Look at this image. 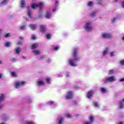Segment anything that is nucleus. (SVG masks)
Wrapping results in <instances>:
<instances>
[{
    "instance_id": "7ed1b4c3",
    "label": "nucleus",
    "mask_w": 124,
    "mask_h": 124,
    "mask_svg": "<svg viewBox=\"0 0 124 124\" xmlns=\"http://www.w3.org/2000/svg\"><path fill=\"white\" fill-rule=\"evenodd\" d=\"M44 2H40L38 3H33L31 5V8L32 9H35L37 8V7H39L40 9H41L44 6Z\"/></svg>"
},
{
    "instance_id": "bf43d9fd",
    "label": "nucleus",
    "mask_w": 124,
    "mask_h": 124,
    "mask_svg": "<svg viewBox=\"0 0 124 124\" xmlns=\"http://www.w3.org/2000/svg\"><path fill=\"white\" fill-rule=\"evenodd\" d=\"M66 77H69V74H67L66 75Z\"/></svg>"
},
{
    "instance_id": "cd10ccee",
    "label": "nucleus",
    "mask_w": 124,
    "mask_h": 124,
    "mask_svg": "<svg viewBox=\"0 0 124 124\" xmlns=\"http://www.w3.org/2000/svg\"><path fill=\"white\" fill-rule=\"evenodd\" d=\"M15 52L17 54H20V52H21V48L17 47V48H16Z\"/></svg>"
},
{
    "instance_id": "13d9d810",
    "label": "nucleus",
    "mask_w": 124,
    "mask_h": 124,
    "mask_svg": "<svg viewBox=\"0 0 124 124\" xmlns=\"http://www.w3.org/2000/svg\"><path fill=\"white\" fill-rule=\"evenodd\" d=\"M0 64H2V61L0 60Z\"/></svg>"
},
{
    "instance_id": "5701e85b",
    "label": "nucleus",
    "mask_w": 124,
    "mask_h": 124,
    "mask_svg": "<svg viewBox=\"0 0 124 124\" xmlns=\"http://www.w3.org/2000/svg\"><path fill=\"white\" fill-rule=\"evenodd\" d=\"M95 16H96V11L92 12L90 14V16L92 18H94Z\"/></svg>"
},
{
    "instance_id": "3c124183",
    "label": "nucleus",
    "mask_w": 124,
    "mask_h": 124,
    "mask_svg": "<svg viewBox=\"0 0 124 124\" xmlns=\"http://www.w3.org/2000/svg\"><path fill=\"white\" fill-rule=\"evenodd\" d=\"M121 6L124 8V1L122 2V4H121Z\"/></svg>"
},
{
    "instance_id": "4d7b16f0",
    "label": "nucleus",
    "mask_w": 124,
    "mask_h": 124,
    "mask_svg": "<svg viewBox=\"0 0 124 124\" xmlns=\"http://www.w3.org/2000/svg\"><path fill=\"white\" fill-rule=\"evenodd\" d=\"M1 77H2V75L0 74V79H1Z\"/></svg>"
},
{
    "instance_id": "680f3d73",
    "label": "nucleus",
    "mask_w": 124,
    "mask_h": 124,
    "mask_svg": "<svg viewBox=\"0 0 124 124\" xmlns=\"http://www.w3.org/2000/svg\"><path fill=\"white\" fill-rule=\"evenodd\" d=\"M23 59H26V58L24 56H23Z\"/></svg>"
},
{
    "instance_id": "58836bf2",
    "label": "nucleus",
    "mask_w": 124,
    "mask_h": 124,
    "mask_svg": "<svg viewBox=\"0 0 124 124\" xmlns=\"http://www.w3.org/2000/svg\"><path fill=\"white\" fill-rule=\"evenodd\" d=\"M11 45V43L10 42H7L5 44V46L6 47H10V46Z\"/></svg>"
},
{
    "instance_id": "9d476101",
    "label": "nucleus",
    "mask_w": 124,
    "mask_h": 124,
    "mask_svg": "<svg viewBox=\"0 0 124 124\" xmlns=\"http://www.w3.org/2000/svg\"><path fill=\"white\" fill-rule=\"evenodd\" d=\"M45 17L46 19H50V18L52 17V13H51V11H47L46 13V14L45 15Z\"/></svg>"
},
{
    "instance_id": "de8ad7c7",
    "label": "nucleus",
    "mask_w": 124,
    "mask_h": 124,
    "mask_svg": "<svg viewBox=\"0 0 124 124\" xmlns=\"http://www.w3.org/2000/svg\"><path fill=\"white\" fill-rule=\"evenodd\" d=\"M47 104H49V105H53V104H54V102L53 101L48 102Z\"/></svg>"
},
{
    "instance_id": "72a5a7b5",
    "label": "nucleus",
    "mask_w": 124,
    "mask_h": 124,
    "mask_svg": "<svg viewBox=\"0 0 124 124\" xmlns=\"http://www.w3.org/2000/svg\"><path fill=\"white\" fill-rule=\"evenodd\" d=\"M59 49H60V46H53V49L55 50V51H58Z\"/></svg>"
},
{
    "instance_id": "dca6fc26",
    "label": "nucleus",
    "mask_w": 124,
    "mask_h": 124,
    "mask_svg": "<svg viewBox=\"0 0 124 124\" xmlns=\"http://www.w3.org/2000/svg\"><path fill=\"white\" fill-rule=\"evenodd\" d=\"M25 6H26V1H25V0H21L20 7H21V8H25Z\"/></svg>"
},
{
    "instance_id": "ea45409f",
    "label": "nucleus",
    "mask_w": 124,
    "mask_h": 124,
    "mask_svg": "<svg viewBox=\"0 0 124 124\" xmlns=\"http://www.w3.org/2000/svg\"><path fill=\"white\" fill-rule=\"evenodd\" d=\"M43 17V15L41 14H39V15L37 16V17L38 19H41Z\"/></svg>"
},
{
    "instance_id": "6e6552de",
    "label": "nucleus",
    "mask_w": 124,
    "mask_h": 124,
    "mask_svg": "<svg viewBox=\"0 0 124 124\" xmlns=\"http://www.w3.org/2000/svg\"><path fill=\"white\" fill-rule=\"evenodd\" d=\"M94 121V117L91 115L89 118V121L86 122L84 124H93V121Z\"/></svg>"
},
{
    "instance_id": "69168bd1",
    "label": "nucleus",
    "mask_w": 124,
    "mask_h": 124,
    "mask_svg": "<svg viewBox=\"0 0 124 124\" xmlns=\"http://www.w3.org/2000/svg\"><path fill=\"white\" fill-rule=\"evenodd\" d=\"M78 89H80V87H77Z\"/></svg>"
},
{
    "instance_id": "c756f323",
    "label": "nucleus",
    "mask_w": 124,
    "mask_h": 124,
    "mask_svg": "<svg viewBox=\"0 0 124 124\" xmlns=\"http://www.w3.org/2000/svg\"><path fill=\"white\" fill-rule=\"evenodd\" d=\"M37 47H38V44H34L32 45V49H36V48H37Z\"/></svg>"
},
{
    "instance_id": "f03ea898",
    "label": "nucleus",
    "mask_w": 124,
    "mask_h": 124,
    "mask_svg": "<svg viewBox=\"0 0 124 124\" xmlns=\"http://www.w3.org/2000/svg\"><path fill=\"white\" fill-rule=\"evenodd\" d=\"M83 28L84 30H85V31H93V22H87L83 26Z\"/></svg>"
},
{
    "instance_id": "37998d69",
    "label": "nucleus",
    "mask_w": 124,
    "mask_h": 124,
    "mask_svg": "<svg viewBox=\"0 0 124 124\" xmlns=\"http://www.w3.org/2000/svg\"><path fill=\"white\" fill-rule=\"evenodd\" d=\"M120 63L121 65H124V60H121Z\"/></svg>"
},
{
    "instance_id": "4c0bfd02",
    "label": "nucleus",
    "mask_w": 124,
    "mask_h": 124,
    "mask_svg": "<svg viewBox=\"0 0 124 124\" xmlns=\"http://www.w3.org/2000/svg\"><path fill=\"white\" fill-rule=\"evenodd\" d=\"M26 25H22V26H20L19 27V30H25V29H26Z\"/></svg>"
},
{
    "instance_id": "79ce46f5",
    "label": "nucleus",
    "mask_w": 124,
    "mask_h": 124,
    "mask_svg": "<svg viewBox=\"0 0 124 124\" xmlns=\"http://www.w3.org/2000/svg\"><path fill=\"white\" fill-rule=\"evenodd\" d=\"M44 59H45V56H42L39 58V60L40 61H42V60H44Z\"/></svg>"
},
{
    "instance_id": "473e14b6",
    "label": "nucleus",
    "mask_w": 124,
    "mask_h": 124,
    "mask_svg": "<svg viewBox=\"0 0 124 124\" xmlns=\"http://www.w3.org/2000/svg\"><path fill=\"white\" fill-rule=\"evenodd\" d=\"M110 56L111 57H115L116 56V52L115 51H111L110 52Z\"/></svg>"
},
{
    "instance_id": "393cba45",
    "label": "nucleus",
    "mask_w": 124,
    "mask_h": 124,
    "mask_svg": "<svg viewBox=\"0 0 124 124\" xmlns=\"http://www.w3.org/2000/svg\"><path fill=\"white\" fill-rule=\"evenodd\" d=\"M45 83L42 80H40L38 81V86H43Z\"/></svg>"
},
{
    "instance_id": "a878e982",
    "label": "nucleus",
    "mask_w": 124,
    "mask_h": 124,
    "mask_svg": "<svg viewBox=\"0 0 124 124\" xmlns=\"http://www.w3.org/2000/svg\"><path fill=\"white\" fill-rule=\"evenodd\" d=\"M11 74L12 76H13V77H18V74L15 72H12L11 73Z\"/></svg>"
},
{
    "instance_id": "a18cd8bd",
    "label": "nucleus",
    "mask_w": 124,
    "mask_h": 124,
    "mask_svg": "<svg viewBox=\"0 0 124 124\" xmlns=\"http://www.w3.org/2000/svg\"><path fill=\"white\" fill-rule=\"evenodd\" d=\"M31 39H32L33 40H34V39H36V37L35 36V35H32V36H31Z\"/></svg>"
},
{
    "instance_id": "f257e3e1",
    "label": "nucleus",
    "mask_w": 124,
    "mask_h": 124,
    "mask_svg": "<svg viewBox=\"0 0 124 124\" xmlns=\"http://www.w3.org/2000/svg\"><path fill=\"white\" fill-rule=\"evenodd\" d=\"M78 48H74L72 52L73 58L69 59L68 60L69 64L71 65V66H77L76 62H78V61H80V59H81V58L78 56Z\"/></svg>"
},
{
    "instance_id": "20e7f679",
    "label": "nucleus",
    "mask_w": 124,
    "mask_h": 124,
    "mask_svg": "<svg viewBox=\"0 0 124 124\" xmlns=\"http://www.w3.org/2000/svg\"><path fill=\"white\" fill-rule=\"evenodd\" d=\"M115 81H116V77L115 76L107 77L103 79L104 83H112L115 82Z\"/></svg>"
},
{
    "instance_id": "b1692460",
    "label": "nucleus",
    "mask_w": 124,
    "mask_h": 124,
    "mask_svg": "<svg viewBox=\"0 0 124 124\" xmlns=\"http://www.w3.org/2000/svg\"><path fill=\"white\" fill-rule=\"evenodd\" d=\"M23 124H36V123L33 121H25Z\"/></svg>"
},
{
    "instance_id": "c03bdc74",
    "label": "nucleus",
    "mask_w": 124,
    "mask_h": 124,
    "mask_svg": "<svg viewBox=\"0 0 124 124\" xmlns=\"http://www.w3.org/2000/svg\"><path fill=\"white\" fill-rule=\"evenodd\" d=\"M27 101L28 103H31V102H32V100H31V99H30V98H28Z\"/></svg>"
},
{
    "instance_id": "c9c22d12",
    "label": "nucleus",
    "mask_w": 124,
    "mask_h": 124,
    "mask_svg": "<svg viewBox=\"0 0 124 124\" xmlns=\"http://www.w3.org/2000/svg\"><path fill=\"white\" fill-rule=\"evenodd\" d=\"M114 73H115V70H110L108 71V74L109 75H111V74H114Z\"/></svg>"
},
{
    "instance_id": "f8f14e48",
    "label": "nucleus",
    "mask_w": 124,
    "mask_h": 124,
    "mask_svg": "<svg viewBox=\"0 0 124 124\" xmlns=\"http://www.w3.org/2000/svg\"><path fill=\"white\" fill-rule=\"evenodd\" d=\"M40 30L41 32H45V31H46V25H41L40 26Z\"/></svg>"
},
{
    "instance_id": "09e8293b",
    "label": "nucleus",
    "mask_w": 124,
    "mask_h": 124,
    "mask_svg": "<svg viewBox=\"0 0 124 124\" xmlns=\"http://www.w3.org/2000/svg\"><path fill=\"white\" fill-rule=\"evenodd\" d=\"M17 44L18 45H23V42H22L21 41H19L18 42H17Z\"/></svg>"
},
{
    "instance_id": "1a4fd4ad",
    "label": "nucleus",
    "mask_w": 124,
    "mask_h": 124,
    "mask_svg": "<svg viewBox=\"0 0 124 124\" xmlns=\"http://www.w3.org/2000/svg\"><path fill=\"white\" fill-rule=\"evenodd\" d=\"M5 99V95L4 94H0V109L2 107V105L1 102Z\"/></svg>"
},
{
    "instance_id": "9b49d317",
    "label": "nucleus",
    "mask_w": 124,
    "mask_h": 124,
    "mask_svg": "<svg viewBox=\"0 0 124 124\" xmlns=\"http://www.w3.org/2000/svg\"><path fill=\"white\" fill-rule=\"evenodd\" d=\"M27 14L28 17L31 18H32V15L31 12V8L30 7V6H28L27 7Z\"/></svg>"
},
{
    "instance_id": "bb28decb",
    "label": "nucleus",
    "mask_w": 124,
    "mask_h": 124,
    "mask_svg": "<svg viewBox=\"0 0 124 124\" xmlns=\"http://www.w3.org/2000/svg\"><path fill=\"white\" fill-rule=\"evenodd\" d=\"M56 3V5L54 6V7L53 8L52 11L53 12H55V11H56V9H57V5H58V4H59V1H56L55 2Z\"/></svg>"
},
{
    "instance_id": "6e6d98bb",
    "label": "nucleus",
    "mask_w": 124,
    "mask_h": 124,
    "mask_svg": "<svg viewBox=\"0 0 124 124\" xmlns=\"http://www.w3.org/2000/svg\"><path fill=\"white\" fill-rule=\"evenodd\" d=\"M118 124H124V122H119Z\"/></svg>"
},
{
    "instance_id": "5fc2aeb1",
    "label": "nucleus",
    "mask_w": 124,
    "mask_h": 124,
    "mask_svg": "<svg viewBox=\"0 0 124 124\" xmlns=\"http://www.w3.org/2000/svg\"><path fill=\"white\" fill-rule=\"evenodd\" d=\"M77 103V102L76 101H74L73 102V104H76Z\"/></svg>"
},
{
    "instance_id": "ddd939ff",
    "label": "nucleus",
    "mask_w": 124,
    "mask_h": 124,
    "mask_svg": "<svg viewBox=\"0 0 124 124\" xmlns=\"http://www.w3.org/2000/svg\"><path fill=\"white\" fill-rule=\"evenodd\" d=\"M94 93V92L93 90L89 91L87 94V98H89V99H91V98L93 96V94Z\"/></svg>"
},
{
    "instance_id": "0e129e2a",
    "label": "nucleus",
    "mask_w": 124,
    "mask_h": 124,
    "mask_svg": "<svg viewBox=\"0 0 124 124\" xmlns=\"http://www.w3.org/2000/svg\"><path fill=\"white\" fill-rule=\"evenodd\" d=\"M60 77H62V75H61V76H60Z\"/></svg>"
},
{
    "instance_id": "864d4df0",
    "label": "nucleus",
    "mask_w": 124,
    "mask_h": 124,
    "mask_svg": "<svg viewBox=\"0 0 124 124\" xmlns=\"http://www.w3.org/2000/svg\"><path fill=\"white\" fill-rule=\"evenodd\" d=\"M122 39L123 40V41H124V35L122 36Z\"/></svg>"
},
{
    "instance_id": "e2e57ef3",
    "label": "nucleus",
    "mask_w": 124,
    "mask_h": 124,
    "mask_svg": "<svg viewBox=\"0 0 124 124\" xmlns=\"http://www.w3.org/2000/svg\"><path fill=\"white\" fill-rule=\"evenodd\" d=\"M26 21H29V19H26Z\"/></svg>"
},
{
    "instance_id": "423d86ee",
    "label": "nucleus",
    "mask_w": 124,
    "mask_h": 124,
    "mask_svg": "<svg viewBox=\"0 0 124 124\" xmlns=\"http://www.w3.org/2000/svg\"><path fill=\"white\" fill-rule=\"evenodd\" d=\"M64 97H65V99H72L73 98V92H68Z\"/></svg>"
},
{
    "instance_id": "2f4dec72",
    "label": "nucleus",
    "mask_w": 124,
    "mask_h": 124,
    "mask_svg": "<svg viewBox=\"0 0 124 124\" xmlns=\"http://www.w3.org/2000/svg\"><path fill=\"white\" fill-rule=\"evenodd\" d=\"M51 78H46V81L48 84H51Z\"/></svg>"
},
{
    "instance_id": "4be33fe9",
    "label": "nucleus",
    "mask_w": 124,
    "mask_h": 124,
    "mask_svg": "<svg viewBox=\"0 0 124 124\" xmlns=\"http://www.w3.org/2000/svg\"><path fill=\"white\" fill-rule=\"evenodd\" d=\"M93 106L94 107H96V108H99L100 105L97 102H94L93 103Z\"/></svg>"
},
{
    "instance_id": "39448f33",
    "label": "nucleus",
    "mask_w": 124,
    "mask_h": 124,
    "mask_svg": "<svg viewBox=\"0 0 124 124\" xmlns=\"http://www.w3.org/2000/svg\"><path fill=\"white\" fill-rule=\"evenodd\" d=\"M26 85L25 81H16L15 82L14 87L16 89H19L21 86H24Z\"/></svg>"
},
{
    "instance_id": "e433bc0d",
    "label": "nucleus",
    "mask_w": 124,
    "mask_h": 124,
    "mask_svg": "<svg viewBox=\"0 0 124 124\" xmlns=\"http://www.w3.org/2000/svg\"><path fill=\"white\" fill-rule=\"evenodd\" d=\"M46 38H47V39H50L51 37H52V36L50 34H47L46 35Z\"/></svg>"
},
{
    "instance_id": "c85d7f7f",
    "label": "nucleus",
    "mask_w": 124,
    "mask_h": 124,
    "mask_svg": "<svg viewBox=\"0 0 124 124\" xmlns=\"http://www.w3.org/2000/svg\"><path fill=\"white\" fill-rule=\"evenodd\" d=\"M65 117H66V118H68V119H71V118H72V115H71V114H70V113H67L65 114Z\"/></svg>"
},
{
    "instance_id": "8fccbe9b",
    "label": "nucleus",
    "mask_w": 124,
    "mask_h": 124,
    "mask_svg": "<svg viewBox=\"0 0 124 124\" xmlns=\"http://www.w3.org/2000/svg\"><path fill=\"white\" fill-rule=\"evenodd\" d=\"M119 81L120 82H124V78L120 79Z\"/></svg>"
},
{
    "instance_id": "6ab92c4d",
    "label": "nucleus",
    "mask_w": 124,
    "mask_h": 124,
    "mask_svg": "<svg viewBox=\"0 0 124 124\" xmlns=\"http://www.w3.org/2000/svg\"><path fill=\"white\" fill-rule=\"evenodd\" d=\"M58 124H62V122H63V118L60 117L58 118Z\"/></svg>"
},
{
    "instance_id": "412c9836",
    "label": "nucleus",
    "mask_w": 124,
    "mask_h": 124,
    "mask_svg": "<svg viewBox=\"0 0 124 124\" xmlns=\"http://www.w3.org/2000/svg\"><path fill=\"white\" fill-rule=\"evenodd\" d=\"M9 1V0H4L1 2L0 5H5V4H7V3H8Z\"/></svg>"
},
{
    "instance_id": "f3484780",
    "label": "nucleus",
    "mask_w": 124,
    "mask_h": 124,
    "mask_svg": "<svg viewBox=\"0 0 124 124\" xmlns=\"http://www.w3.org/2000/svg\"><path fill=\"white\" fill-rule=\"evenodd\" d=\"M29 27L31 28V30H35L36 29H37V25L35 24H31L29 25Z\"/></svg>"
},
{
    "instance_id": "49530a36",
    "label": "nucleus",
    "mask_w": 124,
    "mask_h": 124,
    "mask_svg": "<svg viewBox=\"0 0 124 124\" xmlns=\"http://www.w3.org/2000/svg\"><path fill=\"white\" fill-rule=\"evenodd\" d=\"M9 36H10V33H8L6 35H5V37L6 38L9 37Z\"/></svg>"
},
{
    "instance_id": "f704fd0d",
    "label": "nucleus",
    "mask_w": 124,
    "mask_h": 124,
    "mask_svg": "<svg viewBox=\"0 0 124 124\" xmlns=\"http://www.w3.org/2000/svg\"><path fill=\"white\" fill-rule=\"evenodd\" d=\"M101 92L103 93H106L107 92V90L105 88H101Z\"/></svg>"
},
{
    "instance_id": "052dcab7",
    "label": "nucleus",
    "mask_w": 124,
    "mask_h": 124,
    "mask_svg": "<svg viewBox=\"0 0 124 124\" xmlns=\"http://www.w3.org/2000/svg\"><path fill=\"white\" fill-rule=\"evenodd\" d=\"M19 38H20V39L22 40L23 39V37H20Z\"/></svg>"
},
{
    "instance_id": "603ef678",
    "label": "nucleus",
    "mask_w": 124,
    "mask_h": 124,
    "mask_svg": "<svg viewBox=\"0 0 124 124\" xmlns=\"http://www.w3.org/2000/svg\"><path fill=\"white\" fill-rule=\"evenodd\" d=\"M47 62L48 63H49V62H51V60H50V59H48V60H47Z\"/></svg>"
},
{
    "instance_id": "aec40b11",
    "label": "nucleus",
    "mask_w": 124,
    "mask_h": 124,
    "mask_svg": "<svg viewBox=\"0 0 124 124\" xmlns=\"http://www.w3.org/2000/svg\"><path fill=\"white\" fill-rule=\"evenodd\" d=\"M32 53H33L34 55H40V54H41V52H40L39 50H33Z\"/></svg>"
},
{
    "instance_id": "a19ab883",
    "label": "nucleus",
    "mask_w": 124,
    "mask_h": 124,
    "mask_svg": "<svg viewBox=\"0 0 124 124\" xmlns=\"http://www.w3.org/2000/svg\"><path fill=\"white\" fill-rule=\"evenodd\" d=\"M118 18L117 17H114L111 20V22L112 23H115L116 22V20H117Z\"/></svg>"
},
{
    "instance_id": "4468645a",
    "label": "nucleus",
    "mask_w": 124,
    "mask_h": 124,
    "mask_svg": "<svg viewBox=\"0 0 124 124\" xmlns=\"http://www.w3.org/2000/svg\"><path fill=\"white\" fill-rule=\"evenodd\" d=\"M109 51L110 48H109V47H106L103 51V56H106V55H108Z\"/></svg>"
},
{
    "instance_id": "7c9ffc66",
    "label": "nucleus",
    "mask_w": 124,
    "mask_h": 124,
    "mask_svg": "<svg viewBox=\"0 0 124 124\" xmlns=\"http://www.w3.org/2000/svg\"><path fill=\"white\" fill-rule=\"evenodd\" d=\"M98 3L99 5H102L103 4V0H96Z\"/></svg>"
},
{
    "instance_id": "a211bd4d",
    "label": "nucleus",
    "mask_w": 124,
    "mask_h": 124,
    "mask_svg": "<svg viewBox=\"0 0 124 124\" xmlns=\"http://www.w3.org/2000/svg\"><path fill=\"white\" fill-rule=\"evenodd\" d=\"M94 4L93 1H88L87 3V5L89 6V7H92V6H93Z\"/></svg>"
},
{
    "instance_id": "2eb2a0df",
    "label": "nucleus",
    "mask_w": 124,
    "mask_h": 124,
    "mask_svg": "<svg viewBox=\"0 0 124 124\" xmlns=\"http://www.w3.org/2000/svg\"><path fill=\"white\" fill-rule=\"evenodd\" d=\"M124 99H122L119 102V107L120 109H124Z\"/></svg>"
},
{
    "instance_id": "0eeeda50",
    "label": "nucleus",
    "mask_w": 124,
    "mask_h": 124,
    "mask_svg": "<svg viewBox=\"0 0 124 124\" xmlns=\"http://www.w3.org/2000/svg\"><path fill=\"white\" fill-rule=\"evenodd\" d=\"M101 37L102 38H104L105 39L111 38L112 34L109 33H102L101 34Z\"/></svg>"
}]
</instances>
